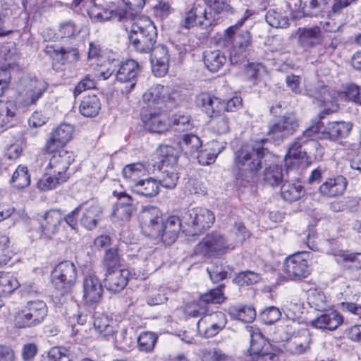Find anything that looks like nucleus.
I'll return each mask as SVG.
<instances>
[{
    "instance_id": "nucleus-52",
    "label": "nucleus",
    "mask_w": 361,
    "mask_h": 361,
    "mask_svg": "<svg viewBox=\"0 0 361 361\" xmlns=\"http://www.w3.org/2000/svg\"><path fill=\"white\" fill-rule=\"evenodd\" d=\"M224 285L221 284L215 288H212L200 297V302L208 307L210 304H221L224 302L226 298L224 294Z\"/></svg>"
},
{
    "instance_id": "nucleus-21",
    "label": "nucleus",
    "mask_w": 361,
    "mask_h": 361,
    "mask_svg": "<svg viewBox=\"0 0 361 361\" xmlns=\"http://www.w3.org/2000/svg\"><path fill=\"white\" fill-rule=\"evenodd\" d=\"M141 118L145 128L151 133L161 134L170 129L169 118L164 109L142 110Z\"/></svg>"
},
{
    "instance_id": "nucleus-37",
    "label": "nucleus",
    "mask_w": 361,
    "mask_h": 361,
    "mask_svg": "<svg viewBox=\"0 0 361 361\" xmlns=\"http://www.w3.org/2000/svg\"><path fill=\"white\" fill-rule=\"evenodd\" d=\"M82 211L81 225L89 231L94 229L97 226L98 222L102 219V210L101 207L97 205L85 207L83 204Z\"/></svg>"
},
{
    "instance_id": "nucleus-7",
    "label": "nucleus",
    "mask_w": 361,
    "mask_h": 361,
    "mask_svg": "<svg viewBox=\"0 0 361 361\" xmlns=\"http://www.w3.org/2000/svg\"><path fill=\"white\" fill-rule=\"evenodd\" d=\"M217 24L218 20L207 12V6L197 3L185 10L180 21L181 28L190 30L197 27L204 30V34H209Z\"/></svg>"
},
{
    "instance_id": "nucleus-44",
    "label": "nucleus",
    "mask_w": 361,
    "mask_h": 361,
    "mask_svg": "<svg viewBox=\"0 0 361 361\" xmlns=\"http://www.w3.org/2000/svg\"><path fill=\"white\" fill-rule=\"evenodd\" d=\"M13 188L24 189L27 188L31 183V177L27 166L20 164L13 173L9 181Z\"/></svg>"
},
{
    "instance_id": "nucleus-32",
    "label": "nucleus",
    "mask_w": 361,
    "mask_h": 361,
    "mask_svg": "<svg viewBox=\"0 0 361 361\" xmlns=\"http://www.w3.org/2000/svg\"><path fill=\"white\" fill-rule=\"evenodd\" d=\"M93 326L97 334L104 339L113 338L118 329L116 321L104 314H95L93 319Z\"/></svg>"
},
{
    "instance_id": "nucleus-13",
    "label": "nucleus",
    "mask_w": 361,
    "mask_h": 361,
    "mask_svg": "<svg viewBox=\"0 0 361 361\" xmlns=\"http://www.w3.org/2000/svg\"><path fill=\"white\" fill-rule=\"evenodd\" d=\"M77 270L75 264L71 261H63L58 264L52 270L51 281L53 286L60 294L68 293L77 280Z\"/></svg>"
},
{
    "instance_id": "nucleus-29",
    "label": "nucleus",
    "mask_w": 361,
    "mask_h": 361,
    "mask_svg": "<svg viewBox=\"0 0 361 361\" xmlns=\"http://www.w3.org/2000/svg\"><path fill=\"white\" fill-rule=\"evenodd\" d=\"M130 275V271L127 269L106 271L104 286L112 293H119L127 286Z\"/></svg>"
},
{
    "instance_id": "nucleus-62",
    "label": "nucleus",
    "mask_w": 361,
    "mask_h": 361,
    "mask_svg": "<svg viewBox=\"0 0 361 361\" xmlns=\"http://www.w3.org/2000/svg\"><path fill=\"white\" fill-rule=\"evenodd\" d=\"M104 264L106 271L120 269L121 259L118 249L111 248L106 252L104 257Z\"/></svg>"
},
{
    "instance_id": "nucleus-59",
    "label": "nucleus",
    "mask_w": 361,
    "mask_h": 361,
    "mask_svg": "<svg viewBox=\"0 0 361 361\" xmlns=\"http://www.w3.org/2000/svg\"><path fill=\"white\" fill-rule=\"evenodd\" d=\"M40 361H71L65 348L55 346L51 348L46 355H42Z\"/></svg>"
},
{
    "instance_id": "nucleus-56",
    "label": "nucleus",
    "mask_w": 361,
    "mask_h": 361,
    "mask_svg": "<svg viewBox=\"0 0 361 361\" xmlns=\"http://www.w3.org/2000/svg\"><path fill=\"white\" fill-rule=\"evenodd\" d=\"M125 8L120 12L121 18H128L136 16L145 4V0H122Z\"/></svg>"
},
{
    "instance_id": "nucleus-30",
    "label": "nucleus",
    "mask_w": 361,
    "mask_h": 361,
    "mask_svg": "<svg viewBox=\"0 0 361 361\" xmlns=\"http://www.w3.org/2000/svg\"><path fill=\"white\" fill-rule=\"evenodd\" d=\"M53 68L56 71L65 69L66 65L75 63L80 59V53L74 47H61L54 51Z\"/></svg>"
},
{
    "instance_id": "nucleus-12",
    "label": "nucleus",
    "mask_w": 361,
    "mask_h": 361,
    "mask_svg": "<svg viewBox=\"0 0 361 361\" xmlns=\"http://www.w3.org/2000/svg\"><path fill=\"white\" fill-rule=\"evenodd\" d=\"M296 324L294 321H292L290 324L286 326L288 337L283 343V348L287 353L300 355L310 350L312 337L307 329H300L295 331L293 325Z\"/></svg>"
},
{
    "instance_id": "nucleus-34",
    "label": "nucleus",
    "mask_w": 361,
    "mask_h": 361,
    "mask_svg": "<svg viewBox=\"0 0 361 361\" xmlns=\"http://www.w3.org/2000/svg\"><path fill=\"white\" fill-rule=\"evenodd\" d=\"M323 36L319 26L304 27L300 30L298 42L305 49H310L322 44Z\"/></svg>"
},
{
    "instance_id": "nucleus-14",
    "label": "nucleus",
    "mask_w": 361,
    "mask_h": 361,
    "mask_svg": "<svg viewBox=\"0 0 361 361\" xmlns=\"http://www.w3.org/2000/svg\"><path fill=\"white\" fill-rule=\"evenodd\" d=\"M224 35L226 40H231L232 46L230 49L231 63L238 64L245 61L252 44L251 32L247 30H238L231 35H228L226 30Z\"/></svg>"
},
{
    "instance_id": "nucleus-49",
    "label": "nucleus",
    "mask_w": 361,
    "mask_h": 361,
    "mask_svg": "<svg viewBox=\"0 0 361 361\" xmlns=\"http://www.w3.org/2000/svg\"><path fill=\"white\" fill-rule=\"evenodd\" d=\"M170 128L175 131H184L192 126L190 116L185 112L178 111L169 118Z\"/></svg>"
},
{
    "instance_id": "nucleus-25",
    "label": "nucleus",
    "mask_w": 361,
    "mask_h": 361,
    "mask_svg": "<svg viewBox=\"0 0 361 361\" xmlns=\"http://www.w3.org/2000/svg\"><path fill=\"white\" fill-rule=\"evenodd\" d=\"M140 72L141 68L138 63L133 59H128L118 65L116 78L120 82L129 83L130 87L126 92H130L135 87Z\"/></svg>"
},
{
    "instance_id": "nucleus-22",
    "label": "nucleus",
    "mask_w": 361,
    "mask_h": 361,
    "mask_svg": "<svg viewBox=\"0 0 361 361\" xmlns=\"http://www.w3.org/2000/svg\"><path fill=\"white\" fill-rule=\"evenodd\" d=\"M51 155L49 162L47 166V170H53L54 173L68 175L67 170L74 161V154L64 148L56 147L54 152H45Z\"/></svg>"
},
{
    "instance_id": "nucleus-8",
    "label": "nucleus",
    "mask_w": 361,
    "mask_h": 361,
    "mask_svg": "<svg viewBox=\"0 0 361 361\" xmlns=\"http://www.w3.org/2000/svg\"><path fill=\"white\" fill-rule=\"evenodd\" d=\"M49 87V84L44 80L36 77L25 76L20 80L18 86L19 105L29 108L37 105Z\"/></svg>"
},
{
    "instance_id": "nucleus-16",
    "label": "nucleus",
    "mask_w": 361,
    "mask_h": 361,
    "mask_svg": "<svg viewBox=\"0 0 361 361\" xmlns=\"http://www.w3.org/2000/svg\"><path fill=\"white\" fill-rule=\"evenodd\" d=\"M299 127L298 120L293 113L285 115L271 121L268 126V139L278 143L293 135Z\"/></svg>"
},
{
    "instance_id": "nucleus-64",
    "label": "nucleus",
    "mask_w": 361,
    "mask_h": 361,
    "mask_svg": "<svg viewBox=\"0 0 361 361\" xmlns=\"http://www.w3.org/2000/svg\"><path fill=\"white\" fill-rule=\"evenodd\" d=\"M196 103L205 113H210L212 105L218 104V97L207 92H202L197 96Z\"/></svg>"
},
{
    "instance_id": "nucleus-15",
    "label": "nucleus",
    "mask_w": 361,
    "mask_h": 361,
    "mask_svg": "<svg viewBox=\"0 0 361 361\" xmlns=\"http://www.w3.org/2000/svg\"><path fill=\"white\" fill-rule=\"evenodd\" d=\"M225 238L218 232L207 234L195 247L194 253L196 255L211 257L224 255L228 250H233Z\"/></svg>"
},
{
    "instance_id": "nucleus-4",
    "label": "nucleus",
    "mask_w": 361,
    "mask_h": 361,
    "mask_svg": "<svg viewBox=\"0 0 361 361\" xmlns=\"http://www.w3.org/2000/svg\"><path fill=\"white\" fill-rule=\"evenodd\" d=\"M47 312V306L43 300H28L13 310L11 320L17 329L34 328L44 321Z\"/></svg>"
},
{
    "instance_id": "nucleus-2",
    "label": "nucleus",
    "mask_w": 361,
    "mask_h": 361,
    "mask_svg": "<svg viewBox=\"0 0 361 361\" xmlns=\"http://www.w3.org/2000/svg\"><path fill=\"white\" fill-rule=\"evenodd\" d=\"M317 88L318 91L311 93V97L322 102L325 106L319 114L320 120L326 115L337 111L340 101H352L361 105L360 89L356 85H348L344 91L329 90L327 87L322 85H318Z\"/></svg>"
},
{
    "instance_id": "nucleus-10",
    "label": "nucleus",
    "mask_w": 361,
    "mask_h": 361,
    "mask_svg": "<svg viewBox=\"0 0 361 361\" xmlns=\"http://www.w3.org/2000/svg\"><path fill=\"white\" fill-rule=\"evenodd\" d=\"M250 333V361H279L275 346L262 335L259 329L251 327Z\"/></svg>"
},
{
    "instance_id": "nucleus-38",
    "label": "nucleus",
    "mask_w": 361,
    "mask_h": 361,
    "mask_svg": "<svg viewBox=\"0 0 361 361\" xmlns=\"http://www.w3.org/2000/svg\"><path fill=\"white\" fill-rule=\"evenodd\" d=\"M68 178L69 175L54 173L53 170H47V167H46V173L38 180L37 187L44 191L52 190L57 185L66 182Z\"/></svg>"
},
{
    "instance_id": "nucleus-55",
    "label": "nucleus",
    "mask_w": 361,
    "mask_h": 361,
    "mask_svg": "<svg viewBox=\"0 0 361 361\" xmlns=\"http://www.w3.org/2000/svg\"><path fill=\"white\" fill-rule=\"evenodd\" d=\"M209 8L216 13L222 16L233 15L235 8L230 0H204Z\"/></svg>"
},
{
    "instance_id": "nucleus-45",
    "label": "nucleus",
    "mask_w": 361,
    "mask_h": 361,
    "mask_svg": "<svg viewBox=\"0 0 361 361\" xmlns=\"http://www.w3.org/2000/svg\"><path fill=\"white\" fill-rule=\"evenodd\" d=\"M80 112L86 117L97 116L101 109V103L95 94L87 95L83 98L80 105Z\"/></svg>"
},
{
    "instance_id": "nucleus-9",
    "label": "nucleus",
    "mask_w": 361,
    "mask_h": 361,
    "mask_svg": "<svg viewBox=\"0 0 361 361\" xmlns=\"http://www.w3.org/2000/svg\"><path fill=\"white\" fill-rule=\"evenodd\" d=\"M353 126L350 121H329L325 126L321 121H318L309 127L305 133L309 137H314L315 139L338 141L350 135Z\"/></svg>"
},
{
    "instance_id": "nucleus-63",
    "label": "nucleus",
    "mask_w": 361,
    "mask_h": 361,
    "mask_svg": "<svg viewBox=\"0 0 361 361\" xmlns=\"http://www.w3.org/2000/svg\"><path fill=\"white\" fill-rule=\"evenodd\" d=\"M202 361H233L231 356L219 348L205 350L202 353Z\"/></svg>"
},
{
    "instance_id": "nucleus-5",
    "label": "nucleus",
    "mask_w": 361,
    "mask_h": 361,
    "mask_svg": "<svg viewBox=\"0 0 361 361\" xmlns=\"http://www.w3.org/2000/svg\"><path fill=\"white\" fill-rule=\"evenodd\" d=\"M128 39L136 51L149 54L157 43V27L147 18L136 19L131 25Z\"/></svg>"
},
{
    "instance_id": "nucleus-36",
    "label": "nucleus",
    "mask_w": 361,
    "mask_h": 361,
    "mask_svg": "<svg viewBox=\"0 0 361 361\" xmlns=\"http://www.w3.org/2000/svg\"><path fill=\"white\" fill-rule=\"evenodd\" d=\"M133 193L145 197H154L159 193L158 180L152 178H142L139 182L132 185Z\"/></svg>"
},
{
    "instance_id": "nucleus-35",
    "label": "nucleus",
    "mask_w": 361,
    "mask_h": 361,
    "mask_svg": "<svg viewBox=\"0 0 361 361\" xmlns=\"http://www.w3.org/2000/svg\"><path fill=\"white\" fill-rule=\"evenodd\" d=\"M333 255L336 261L345 269L357 271L361 270V252H349L345 250H337Z\"/></svg>"
},
{
    "instance_id": "nucleus-39",
    "label": "nucleus",
    "mask_w": 361,
    "mask_h": 361,
    "mask_svg": "<svg viewBox=\"0 0 361 361\" xmlns=\"http://www.w3.org/2000/svg\"><path fill=\"white\" fill-rule=\"evenodd\" d=\"M305 16L317 17L324 16L330 0H300Z\"/></svg>"
},
{
    "instance_id": "nucleus-33",
    "label": "nucleus",
    "mask_w": 361,
    "mask_h": 361,
    "mask_svg": "<svg viewBox=\"0 0 361 361\" xmlns=\"http://www.w3.org/2000/svg\"><path fill=\"white\" fill-rule=\"evenodd\" d=\"M103 293L102 285L95 275H88L83 281V298L87 303L97 302Z\"/></svg>"
},
{
    "instance_id": "nucleus-1",
    "label": "nucleus",
    "mask_w": 361,
    "mask_h": 361,
    "mask_svg": "<svg viewBox=\"0 0 361 361\" xmlns=\"http://www.w3.org/2000/svg\"><path fill=\"white\" fill-rule=\"evenodd\" d=\"M265 150L264 147L243 145L235 153L233 171L238 180L246 183L255 180L258 171L262 168Z\"/></svg>"
},
{
    "instance_id": "nucleus-3",
    "label": "nucleus",
    "mask_w": 361,
    "mask_h": 361,
    "mask_svg": "<svg viewBox=\"0 0 361 361\" xmlns=\"http://www.w3.org/2000/svg\"><path fill=\"white\" fill-rule=\"evenodd\" d=\"M157 161L156 173L159 172L158 183L166 188H174L177 184L179 176L176 169L178 163L177 152L174 147L168 145H161L156 151Z\"/></svg>"
},
{
    "instance_id": "nucleus-50",
    "label": "nucleus",
    "mask_w": 361,
    "mask_h": 361,
    "mask_svg": "<svg viewBox=\"0 0 361 361\" xmlns=\"http://www.w3.org/2000/svg\"><path fill=\"white\" fill-rule=\"evenodd\" d=\"M19 286L16 277L9 272L0 271V296L12 293Z\"/></svg>"
},
{
    "instance_id": "nucleus-27",
    "label": "nucleus",
    "mask_w": 361,
    "mask_h": 361,
    "mask_svg": "<svg viewBox=\"0 0 361 361\" xmlns=\"http://www.w3.org/2000/svg\"><path fill=\"white\" fill-rule=\"evenodd\" d=\"M73 132V128L71 125L61 123L51 133L44 147V152H54L56 147L64 148L71 140Z\"/></svg>"
},
{
    "instance_id": "nucleus-58",
    "label": "nucleus",
    "mask_w": 361,
    "mask_h": 361,
    "mask_svg": "<svg viewBox=\"0 0 361 361\" xmlns=\"http://www.w3.org/2000/svg\"><path fill=\"white\" fill-rule=\"evenodd\" d=\"M208 307L200 302L199 298L197 301L188 302L185 305L183 312L190 317H204L208 312Z\"/></svg>"
},
{
    "instance_id": "nucleus-42",
    "label": "nucleus",
    "mask_w": 361,
    "mask_h": 361,
    "mask_svg": "<svg viewBox=\"0 0 361 361\" xmlns=\"http://www.w3.org/2000/svg\"><path fill=\"white\" fill-rule=\"evenodd\" d=\"M120 12H121V8L111 9L94 5L90 8L88 14L92 19L97 21H106L113 18L122 20L123 18H120Z\"/></svg>"
},
{
    "instance_id": "nucleus-19",
    "label": "nucleus",
    "mask_w": 361,
    "mask_h": 361,
    "mask_svg": "<svg viewBox=\"0 0 361 361\" xmlns=\"http://www.w3.org/2000/svg\"><path fill=\"white\" fill-rule=\"evenodd\" d=\"M63 221V213L59 209H51L38 218L39 231L42 238L51 239L59 231Z\"/></svg>"
},
{
    "instance_id": "nucleus-6",
    "label": "nucleus",
    "mask_w": 361,
    "mask_h": 361,
    "mask_svg": "<svg viewBox=\"0 0 361 361\" xmlns=\"http://www.w3.org/2000/svg\"><path fill=\"white\" fill-rule=\"evenodd\" d=\"M180 92L169 86L156 85L147 89L142 95L145 106L142 110H158L164 107H176L181 101Z\"/></svg>"
},
{
    "instance_id": "nucleus-60",
    "label": "nucleus",
    "mask_w": 361,
    "mask_h": 361,
    "mask_svg": "<svg viewBox=\"0 0 361 361\" xmlns=\"http://www.w3.org/2000/svg\"><path fill=\"white\" fill-rule=\"evenodd\" d=\"M113 338H114V343L115 347L121 350H125L130 348L133 343L126 329H121L119 331H118V329H116Z\"/></svg>"
},
{
    "instance_id": "nucleus-40",
    "label": "nucleus",
    "mask_w": 361,
    "mask_h": 361,
    "mask_svg": "<svg viewBox=\"0 0 361 361\" xmlns=\"http://www.w3.org/2000/svg\"><path fill=\"white\" fill-rule=\"evenodd\" d=\"M226 62V56L221 50H207L204 52V63L211 72L219 71Z\"/></svg>"
},
{
    "instance_id": "nucleus-23",
    "label": "nucleus",
    "mask_w": 361,
    "mask_h": 361,
    "mask_svg": "<svg viewBox=\"0 0 361 361\" xmlns=\"http://www.w3.org/2000/svg\"><path fill=\"white\" fill-rule=\"evenodd\" d=\"M123 176L128 183L129 187L139 182L142 178L150 174H156V164L154 161H148L146 164L133 163L126 165L123 169Z\"/></svg>"
},
{
    "instance_id": "nucleus-61",
    "label": "nucleus",
    "mask_w": 361,
    "mask_h": 361,
    "mask_svg": "<svg viewBox=\"0 0 361 361\" xmlns=\"http://www.w3.org/2000/svg\"><path fill=\"white\" fill-rule=\"evenodd\" d=\"M210 123L212 130L217 134H225L229 131V118L225 114L211 118Z\"/></svg>"
},
{
    "instance_id": "nucleus-48",
    "label": "nucleus",
    "mask_w": 361,
    "mask_h": 361,
    "mask_svg": "<svg viewBox=\"0 0 361 361\" xmlns=\"http://www.w3.org/2000/svg\"><path fill=\"white\" fill-rule=\"evenodd\" d=\"M265 20L270 26L275 28H286L289 25V20L286 13L275 8H270L267 12Z\"/></svg>"
},
{
    "instance_id": "nucleus-46",
    "label": "nucleus",
    "mask_w": 361,
    "mask_h": 361,
    "mask_svg": "<svg viewBox=\"0 0 361 361\" xmlns=\"http://www.w3.org/2000/svg\"><path fill=\"white\" fill-rule=\"evenodd\" d=\"M168 292V288L162 286L147 288L145 293V301L149 306L161 305L167 301Z\"/></svg>"
},
{
    "instance_id": "nucleus-53",
    "label": "nucleus",
    "mask_w": 361,
    "mask_h": 361,
    "mask_svg": "<svg viewBox=\"0 0 361 361\" xmlns=\"http://www.w3.org/2000/svg\"><path fill=\"white\" fill-rule=\"evenodd\" d=\"M180 146L185 154L190 156L197 153L202 147V142L198 136L195 134H186L180 142Z\"/></svg>"
},
{
    "instance_id": "nucleus-57",
    "label": "nucleus",
    "mask_w": 361,
    "mask_h": 361,
    "mask_svg": "<svg viewBox=\"0 0 361 361\" xmlns=\"http://www.w3.org/2000/svg\"><path fill=\"white\" fill-rule=\"evenodd\" d=\"M158 336L156 334L145 331L140 334L137 338V345L140 351L149 353L153 350Z\"/></svg>"
},
{
    "instance_id": "nucleus-47",
    "label": "nucleus",
    "mask_w": 361,
    "mask_h": 361,
    "mask_svg": "<svg viewBox=\"0 0 361 361\" xmlns=\"http://www.w3.org/2000/svg\"><path fill=\"white\" fill-rule=\"evenodd\" d=\"M16 107L11 101H0V127H11L16 117Z\"/></svg>"
},
{
    "instance_id": "nucleus-17",
    "label": "nucleus",
    "mask_w": 361,
    "mask_h": 361,
    "mask_svg": "<svg viewBox=\"0 0 361 361\" xmlns=\"http://www.w3.org/2000/svg\"><path fill=\"white\" fill-rule=\"evenodd\" d=\"M303 255V252H298L286 258L282 271L286 280L300 281L310 274L307 261Z\"/></svg>"
},
{
    "instance_id": "nucleus-28",
    "label": "nucleus",
    "mask_w": 361,
    "mask_h": 361,
    "mask_svg": "<svg viewBox=\"0 0 361 361\" xmlns=\"http://www.w3.org/2000/svg\"><path fill=\"white\" fill-rule=\"evenodd\" d=\"M312 321V326L319 329L334 331L344 322L343 316L337 310L331 309Z\"/></svg>"
},
{
    "instance_id": "nucleus-24",
    "label": "nucleus",
    "mask_w": 361,
    "mask_h": 361,
    "mask_svg": "<svg viewBox=\"0 0 361 361\" xmlns=\"http://www.w3.org/2000/svg\"><path fill=\"white\" fill-rule=\"evenodd\" d=\"M184 223L182 219L176 216H171L163 221L161 228L157 238H159L165 245H171L176 242L180 231H184Z\"/></svg>"
},
{
    "instance_id": "nucleus-51",
    "label": "nucleus",
    "mask_w": 361,
    "mask_h": 361,
    "mask_svg": "<svg viewBox=\"0 0 361 361\" xmlns=\"http://www.w3.org/2000/svg\"><path fill=\"white\" fill-rule=\"evenodd\" d=\"M229 313L236 319L245 323L252 322L256 317V312L252 306L231 307L229 308Z\"/></svg>"
},
{
    "instance_id": "nucleus-11",
    "label": "nucleus",
    "mask_w": 361,
    "mask_h": 361,
    "mask_svg": "<svg viewBox=\"0 0 361 361\" xmlns=\"http://www.w3.org/2000/svg\"><path fill=\"white\" fill-rule=\"evenodd\" d=\"M214 213L203 207H194L188 209L182 215V221L185 224L184 231L188 235H196L202 231L209 228L214 224Z\"/></svg>"
},
{
    "instance_id": "nucleus-20",
    "label": "nucleus",
    "mask_w": 361,
    "mask_h": 361,
    "mask_svg": "<svg viewBox=\"0 0 361 361\" xmlns=\"http://www.w3.org/2000/svg\"><path fill=\"white\" fill-rule=\"evenodd\" d=\"M307 129L302 134L297 137L290 144L287 153L285 156V165L288 169L298 168L304 161L306 152L302 150V147L308 140H315L314 137H309L306 135Z\"/></svg>"
},
{
    "instance_id": "nucleus-18",
    "label": "nucleus",
    "mask_w": 361,
    "mask_h": 361,
    "mask_svg": "<svg viewBox=\"0 0 361 361\" xmlns=\"http://www.w3.org/2000/svg\"><path fill=\"white\" fill-rule=\"evenodd\" d=\"M142 233L152 238H157L164 221L161 211L155 206H146L139 215Z\"/></svg>"
},
{
    "instance_id": "nucleus-31",
    "label": "nucleus",
    "mask_w": 361,
    "mask_h": 361,
    "mask_svg": "<svg viewBox=\"0 0 361 361\" xmlns=\"http://www.w3.org/2000/svg\"><path fill=\"white\" fill-rule=\"evenodd\" d=\"M348 180L343 176L328 178L320 186V194L326 197H336L342 195L348 186Z\"/></svg>"
},
{
    "instance_id": "nucleus-41",
    "label": "nucleus",
    "mask_w": 361,
    "mask_h": 361,
    "mask_svg": "<svg viewBox=\"0 0 361 361\" xmlns=\"http://www.w3.org/2000/svg\"><path fill=\"white\" fill-rule=\"evenodd\" d=\"M307 302L317 311H324L331 306L330 300L318 288H310L308 290Z\"/></svg>"
},
{
    "instance_id": "nucleus-43",
    "label": "nucleus",
    "mask_w": 361,
    "mask_h": 361,
    "mask_svg": "<svg viewBox=\"0 0 361 361\" xmlns=\"http://www.w3.org/2000/svg\"><path fill=\"white\" fill-rule=\"evenodd\" d=\"M303 192V186L299 181H286L281 188V197L287 202H294L299 200Z\"/></svg>"
},
{
    "instance_id": "nucleus-26",
    "label": "nucleus",
    "mask_w": 361,
    "mask_h": 361,
    "mask_svg": "<svg viewBox=\"0 0 361 361\" xmlns=\"http://www.w3.org/2000/svg\"><path fill=\"white\" fill-rule=\"evenodd\" d=\"M151 63L154 75L164 76L169 70V55L167 47L164 44L154 45L151 51Z\"/></svg>"
},
{
    "instance_id": "nucleus-54",
    "label": "nucleus",
    "mask_w": 361,
    "mask_h": 361,
    "mask_svg": "<svg viewBox=\"0 0 361 361\" xmlns=\"http://www.w3.org/2000/svg\"><path fill=\"white\" fill-rule=\"evenodd\" d=\"M283 180V173L281 166L271 164L267 167L264 172V180L271 186H276L281 183Z\"/></svg>"
}]
</instances>
